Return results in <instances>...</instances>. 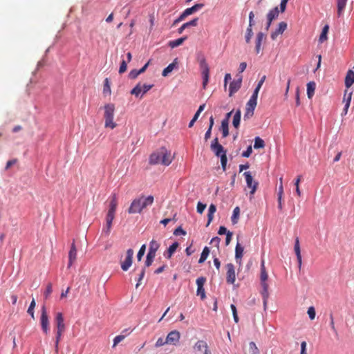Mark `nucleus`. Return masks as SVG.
Listing matches in <instances>:
<instances>
[{
  "mask_svg": "<svg viewBox=\"0 0 354 354\" xmlns=\"http://www.w3.org/2000/svg\"><path fill=\"white\" fill-rule=\"evenodd\" d=\"M174 160V156L166 148L162 147L158 151L151 154L149 162L150 165L161 163L165 166L169 165Z\"/></svg>",
  "mask_w": 354,
  "mask_h": 354,
  "instance_id": "f257e3e1",
  "label": "nucleus"
},
{
  "mask_svg": "<svg viewBox=\"0 0 354 354\" xmlns=\"http://www.w3.org/2000/svg\"><path fill=\"white\" fill-rule=\"evenodd\" d=\"M109 199V208L106 216V225L102 229V234L105 236H109L111 232L112 222L115 218L118 207V197L115 194H113Z\"/></svg>",
  "mask_w": 354,
  "mask_h": 354,
  "instance_id": "f03ea898",
  "label": "nucleus"
},
{
  "mask_svg": "<svg viewBox=\"0 0 354 354\" xmlns=\"http://www.w3.org/2000/svg\"><path fill=\"white\" fill-rule=\"evenodd\" d=\"M153 203V197L149 196L147 197L141 196L134 199L128 209V213L130 214L140 213L144 208L151 205Z\"/></svg>",
  "mask_w": 354,
  "mask_h": 354,
  "instance_id": "7ed1b4c3",
  "label": "nucleus"
},
{
  "mask_svg": "<svg viewBox=\"0 0 354 354\" xmlns=\"http://www.w3.org/2000/svg\"><path fill=\"white\" fill-rule=\"evenodd\" d=\"M115 104L113 103H108L104 106V127L113 129L116 127L117 124L114 122L115 113Z\"/></svg>",
  "mask_w": 354,
  "mask_h": 354,
  "instance_id": "20e7f679",
  "label": "nucleus"
},
{
  "mask_svg": "<svg viewBox=\"0 0 354 354\" xmlns=\"http://www.w3.org/2000/svg\"><path fill=\"white\" fill-rule=\"evenodd\" d=\"M268 278V274L266 270L265 263H264V261H262L261 263L260 279H261V284L262 286L261 295L263 297V306H264L265 309L266 308V305H267L268 299L269 297L268 284L267 283Z\"/></svg>",
  "mask_w": 354,
  "mask_h": 354,
  "instance_id": "39448f33",
  "label": "nucleus"
},
{
  "mask_svg": "<svg viewBox=\"0 0 354 354\" xmlns=\"http://www.w3.org/2000/svg\"><path fill=\"white\" fill-rule=\"evenodd\" d=\"M198 62L203 76V88H205L209 81V68L204 57L199 58Z\"/></svg>",
  "mask_w": 354,
  "mask_h": 354,
  "instance_id": "423d86ee",
  "label": "nucleus"
},
{
  "mask_svg": "<svg viewBox=\"0 0 354 354\" xmlns=\"http://www.w3.org/2000/svg\"><path fill=\"white\" fill-rule=\"evenodd\" d=\"M55 323L57 326V333H56V344H57L59 341L62 333L65 330V324L64 322V317L62 313H57L55 315Z\"/></svg>",
  "mask_w": 354,
  "mask_h": 354,
  "instance_id": "0eeeda50",
  "label": "nucleus"
},
{
  "mask_svg": "<svg viewBox=\"0 0 354 354\" xmlns=\"http://www.w3.org/2000/svg\"><path fill=\"white\" fill-rule=\"evenodd\" d=\"M40 323L44 333L47 334L50 329L49 319L47 314L46 308L44 306H43L41 309Z\"/></svg>",
  "mask_w": 354,
  "mask_h": 354,
  "instance_id": "6e6552de",
  "label": "nucleus"
},
{
  "mask_svg": "<svg viewBox=\"0 0 354 354\" xmlns=\"http://www.w3.org/2000/svg\"><path fill=\"white\" fill-rule=\"evenodd\" d=\"M243 175L245 178L247 187L251 189L250 192V195L252 196L257 191L259 183H258V182L254 181L253 180V178L250 171L244 172Z\"/></svg>",
  "mask_w": 354,
  "mask_h": 354,
  "instance_id": "1a4fd4ad",
  "label": "nucleus"
},
{
  "mask_svg": "<svg viewBox=\"0 0 354 354\" xmlns=\"http://www.w3.org/2000/svg\"><path fill=\"white\" fill-rule=\"evenodd\" d=\"M153 84H142L138 83L131 91V94L134 95L136 97H138L140 94L142 92V95L147 93L151 88H153Z\"/></svg>",
  "mask_w": 354,
  "mask_h": 354,
  "instance_id": "9d476101",
  "label": "nucleus"
},
{
  "mask_svg": "<svg viewBox=\"0 0 354 354\" xmlns=\"http://www.w3.org/2000/svg\"><path fill=\"white\" fill-rule=\"evenodd\" d=\"M133 256V250L128 249L126 252V257L123 261L121 262V268L123 271H127L132 265Z\"/></svg>",
  "mask_w": 354,
  "mask_h": 354,
  "instance_id": "9b49d317",
  "label": "nucleus"
},
{
  "mask_svg": "<svg viewBox=\"0 0 354 354\" xmlns=\"http://www.w3.org/2000/svg\"><path fill=\"white\" fill-rule=\"evenodd\" d=\"M226 281L227 283L233 284L236 279L234 266L232 263H229L226 265Z\"/></svg>",
  "mask_w": 354,
  "mask_h": 354,
  "instance_id": "f8f14e48",
  "label": "nucleus"
},
{
  "mask_svg": "<svg viewBox=\"0 0 354 354\" xmlns=\"http://www.w3.org/2000/svg\"><path fill=\"white\" fill-rule=\"evenodd\" d=\"M180 337V332L174 330L168 333L165 342H167V344L176 345L179 342Z\"/></svg>",
  "mask_w": 354,
  "mask_h": 354,
  "instance_id": "ddd939ff",
  "label": "nucleus"
},
{
  "mask_svg": "<svg viewBox=\"0 0 354 354\" xmlns=\"http://www.w3.org/2000/svg\"><path fill=\"white\" fill-rule=\"evenodd\" d=\"M210 148L216 156H221L222 153H226L223 147L219 144L218 138H215L212 140Z\"/></svg>",
  "mask_w": 354,
  "mask_h": 354,
  "instance_id": "4468645a",
  "label": "nucleus"
},
{
  "mask_svg": "<svg viewBox=\"0 0 354 354\" xmlns=\"http://www.w3.org/2000/svg\"><path fill=\"white\" fill-rule=\"evenodd\" d=\"M353 92L349 91L348 89H346L343 97L342 102L344 103V108L342 115H346L348 113V108L350 106Z\"/></svg>",
  "mask_w": 354,
  "mask_h": 354,
  "instance_id": "2eb2a0df",
  "label": "nucleus"
},
{
  "mask_svg": "<svg viewBox=\"0 0 354 354\" xmlns=\"http://www.w3.org/2000/svg\"><path fill=\"white\" fill-rule=\"evenodd\" d=\"M241 83H242V76L241 75H240V77H238L237 80H235L230 83V88H229V95L230 97L234 95V93H235L236 92H237L239 90V88L241 86Z\"/></svg>",
  "mask_w": 354,
  "mask_h": 354,
  "instance_id": "dca6fc26",
  "label": "nucleus"
},
{
  "mask_svg": "<svg viewBox=\"0 0 354 354\" xmlns=\"http://www.w3.org/2000/svg\"><path fill=\"white\" fill-rule=\"evenodd\" d=\"M194 352L200 354H207L208 346L206 342L200 340L198 341L194 346Z\"/></svg>",
  "mask_w": 354,
  "mask_h": 354,
  "instance_id": "f3484780",
  "label": "nucleus"
},
{
  "mask_svg": "<svg viewBox=\"0 0 354 354\" xmlns=\"http://www.w3.org/2000/svg\"><path fill=\"white\" fill-rule=\"evenodd\" d=\"M257 102L249 100L246 104L245 113L244 114V119H249L254 114V111L257 106Z\"/></svg>",
  "mask_w": 354,
  "mask_h": 354,
  "instance_id": "a211bd4d",
  "label": "nucleus"
},
{
  "mask_svg": "<svg viewBox=\"0 0 354 354\" xmlns=\"http://www.w3.org/2000/svg\"><path fill=\"white\" fill-rule=\"evenodd\" d=\"M287 28V24L284 21H281L279 24L278 28L272 32L270 35V37L272 40H275L277 37L281 35Z\"/></svg>",
  "mask_w": 354,
  "mask_h": 354,
  "instance_id": "6ab92c4d",
  "label": "nucleus"
},
{
  "mask_svg": "<svg viewBox=\"0 0 354 354\" xmlns=\"http://www.w3.org/2000/svg\"><path fill=\"white\" fill-rule=\"evenodd\" d=\"M77 259V248L75 243L73 242L71 245L69 253H68V268H70Z\"/></svg>",
  "mask_w": 354,
  "mask_h": 354,
  "instance_id": "aec40b11",
  "label": "nucleus"
},
{
  "mask_svg": "<svg viewBox=\"0 0 354 354\" xmlns=\"http://www.w3.org/2000/svg\"><path fill=\"white\" fill-rule=\"evenodd\" d=\"M266 39V35L262 32L257 33L255 39V51L257 54H259L261 49V44L263 39Z\"/></svg>",
  "mask_w": 354,
  "mask_h": 354,
  "instance_id": "412c9836",
  "label": "nucleus"
},
{
  "mask_svg": "<svg viewBox=\"0 0 354 354\" xmlns=\"http://www.w3.org/2000/svg\"><path fill=\"white\" fill-rule=\"evenodd\" d=\"M294 250H295V254L297 256V259L298 261L299 267L301 268V263H302V259H301V255L299 240L298 237H297L295 239Z\"/></svg>",
  "mask_w": 354,
  "mask_h": 354,
  "instance_id": "4be33fe9",
  "label": "nucleus"
},
{
  "mask_svg": "<svg viewBox=\"0 0 354 354\" xmlns=\"http://www.w3.org/2000/svg\"><path fill=\"white\" fill-rule=\"evenodd\" d=\"M354 83V72L352 70H348L346 78H345V86L348 89Z\"/></svg>",
  "mask_w": 354,
  "mask_h": 354,
  "instance_id": "5701e85b",
  "label": "nucleus"
},
{
  "mask_svg": "<svg viewBox=\"0 0 354 354\" xmlns=\"http://www.w3.org/2000/svg\"><path fill=\"white\" fill-rule=\"evenodd\" d=\"M243 247L239 243H237L235 248V258L236 261L241 264V259L243 255Z\"/></svg>",
  "mask_w": 354,
  "mask_h": 354,
  "instance_id": "b1692460",
  "label": "nucleus"
},
{
  "mask_svg": "<svg viewBox=\"0 0 354 354\" xmlns=\"http://www.w3.org/2000/svg\"><path fill=\"white\" fill-rule=\"evenodd\" d=\"M178 242H174V243H172V245H171L167 251L164 254V256L167 258V259H170L172 255L174 254V253L176 252V249L178 248Z\"/></svg>",
  "mask_w": 354,
  "mask_h": 354,
  "instance_id": "393cba45",
  "label": "nucleus"
},
{
  "mask_svg": "<svg viewBox=\"0 0 354 354\" xmlns=\"http://www.w3.org/2000/svg\"><path fill=\"white\" fill-rule=\"evenodd\" d=\"M159 248H160V243L157 241L153 239L151 241V242L149 243V248L148 253L156 256V253Z\"/></svg>",
  "mask_w": 354,
  "mask_h": 354,
  "instance_id": "a878e982",
  "label": "nucleus"
},
{
  "mask_svg": "<svg viewBox=\"0 0 354 354\" xmlns=\"http://www.w3.org/2000/svg\"><path fill=\"white\" fill-rule=\"evenodd\" d=\"M216 205L214 204H211L209 205V209H208L207 226H208L213 221L214 214L216 212Z\"/></svg>",
  "mask_w": 354,
  "mask_h": 354,
  "instance_id": "bb28decb",
  "label": "nucleus"
},
{
  "mask_svg": "<svg viewBox=\"0 0 354 354\" xmlns=\"http://www.w3.org/2000/svg\"><path fill=\"white\" fill-rule=\"evenodd\" d=\"M279 14V11L278 8L275 7L268 12L267 15V19L268 21H270V23H272L274 19L278 17Z\"/></svg>",
  "mask_w": 354,
  "mask_h": 354,
  "instance_id": "cd10ccee",
  "label": "nucleus"
},
{
  "mask_svg": "<svg viewBox=\"0 0 354 354\" xmlns=\"http://www.w3.org/2000/svg\"><path fill=\"white\" fill-rule=\"evenodd\" d=\"M177 64V59H175L174 61L169 64L163 71L162 73V75L164 77H166L172 72V71L174 69Z\"/></svg>",
  "mask_w": 354,
  "mask_h": 354,
  "instance_id": "c85d7f7f",
  "label": "nucleus"
},
{
  "mask_svg": "<svg viewBox=\"0 0 354 354\" xmlns=\"http://www.w3.org/2000/svg\"><path fill=\"white\" fill-rule=\"evenodd\" d=\"M316 84L314 82H310L307 84V95L309 99L314 95Z\"/></svg>",
  "mask_w": 354,
  "mask_h": 354,
  "instance_id": "c756f323",
  "label": "nucleus"
},
{
  "mask_svg": "<svg viewBox=\"0 0 354 354\" xmlns=\"http://www.w3.org/2000/svg\"><path fill=\"white\" fill-rule=\"evenodd\" d=\"M204 7L203 3H196L191 8H188L185 9L186 13H187L188 16L194 13L195 12L199 10L200 9L203 8Z\"/></svg>",
  "mask_w": 354,
  "mask_h": 354,
  "instance_id": "7c9ffc66",
  "label": "nucleus"
},
{
  "mask_svg": "<svg viewBox=\"0 0 354 354\" xmlns=\"http://www.w3.org/2000/svg\"><path fill=\"white\" fill-rule=\"evenodd\" d=\"M241 112L238 109L234 115L232 124L235 128H238L240 124Z\"/></svg>",
  "mask_w": 354,
  "mask_h": 354,
  "instance_id": "2f4dec72",
  "label": "nucleus"
},
{
  "mask_svg": "<svg viewBox=\"0 0 354 354\" xmlns=\"http://www.w3.org/2000/svg\"><path fill=\"white\" fill-rule=\"evenodd\" d=\"M337 15L340 17L346 7L347 0H337Z\"/></svg>",
  "mask_w": 354,
  "mask_h": 354,
  "instance_id": "473e14b6",
  "label": "nucleus"
},
{
  "mask_svg": "<svg viewBox=\"0 0 354 354\" xmlns=\"http://www.w3.org/2000/svg\"><path fill=\"white\" fill-rule=\"evenodd\" d=\"M221 131L223 138H225L229 134L228 122L227 119H224L221 122Z\"/></svg>",
  "mask_w": 354,
  "mask_h": 354,
  "instance_id": "72a5a7b5",
  "label": "nucleus"
},
{
  "mask_svg": "<svg viewBox=\"0 0 354 354\" xmlns=\"http://www.w3.org/2000/svg\"><path fill=\"white\" fill-rule=\"evenodd\" d=\"M186 39H187V37H184L178 38L176 40L170 41L169 43V46L171 48H174L181 45Z\"/></svg>",
  "mask_w": 354,
  "mask_h": 354,
  "instance_id": "f704fd0d",
  "label": "nucleus"
},
{
  "mask_svg": "<svg viewBox=\"0 0 354 354\" xmlns=\"http://www.w3.org/2000/svg\"><path fill=\"white\" fill-rule=\"evenodd\" d=\"M209 254V250L207 247H205L203 250V252L201 254V257L198 260L199 263H203L207 258Z\"/></svg>",
  "mask_w": 354,
  "mask_h": 354,
  "instance_id": "c9c22d12",
  "label": "nucleus"
},
{
  "mask_svg": "<svg viewBox=\"0 0 354 354\" xmlns=\"http://www.w3.org/2000/svg\"><path fill=\"white\" fill-rule=\"evenodd\" d=\"M240 214V209L239 207H236L233 210V214L232 216V222L233 224H236L238 222Z\"/></svg>",
  "mask_w": 354,
  "mask_h": 354,
  "instance_id": "e433bc0d",
  "label": "nucleus"
},
{
  "mask_svg": "<svg viewBox=\"0 0 354 354\" xmlns=\"http://www.w3.org/2000/svg\"><path fill=\"white\" fill-rule=\"evenodd\" d=\"M111 93L109 80L108 78L104 80L103 93L104 95H110Z\"/></svg>",
  "mask_w": 354,
  "mask_h": 354,
  "instance_id": "4c0bfd02",
  "label": "nucleus"
},
{
  "mask_svg": "<svg viewBox=\"0 0 354 354\" xmlns=\"http://www.w3.org/2000/svg\"><path fill=\"white\" fill-rule=\"evenodd\" d=\"M328 25H326L323 29H322V33L319 36V41L320 43H323L324 41H326L327 39V33L328 32Z\"/></svg>",
  "mask_w": 354,
  "mask_h": 354,
  "instance_id": "58836bf2",
  "label": "nucleus"
},
{
  "mask_svg": "<svg viewBox=\"0 0 354 354\" xmlns=\"http://www.w3.org/2000/svg\"><path fill=\"white\" fill-rule=\"evenodd\" d=\"M265 147V142L260 137H256L254 139V148L261 149Z\"/></svg>",
  "mask_w": 354,
  "mask_h": 354,
  "instance_id": "ea45409f",
  "label": "nucleus"
},
{
  "mask_svg": "<svg viewBox=\"0 0 354 354\" xmlns=\"http://www.w3.org/2000/svg\"><path fill=\"white\" fill-rule=\"evenodd\" d=\"M36 303L35 299H32L29 308H28L27 313L32 317V318L35 319L34 317V308L35 307Z\"/></svg>",
  "mask_w": 354,
  "mask_h": 354,
  "instance_id": "a19ab883",
  "label": "nucleus"
},
{
  "mask_svg": "<svg viewBox=\"0 0 354 354\" xmlns=\"http://www.w3.org/2000/svg\"><path fill=\"white\" fill-rule=\"evenodd\" d=\"M252 35H253L252 28H247L246 33L245 35V41L247 44L250 43Z\"/></svg>",
  "mask_w": 354,
  "mask_h": 354,
  "instance_id": "79ce46f5",
  "label": "nucleus"
},
{
  "mask_svg": "<svg viewBox=\"0 0 354 354\" xmlns=\"http://www.w3.org/2000/svg\"><path fill=\"white\" fill-rule=\"evenodd\" d=\"M53 292V285L51 283H48L46 286V290L44 292L45 299H48Z\"/></svg>",
  "mask_w": 354,
  "mask_h": 354,
  "instance_id": "37998d69",
  "label": "nucleus"
},
{
  "mask_svg": "<svg viewBox=\"0 0 354 354\" xmlns=\"http://www.w3.org/2000/svg\"><path fill=\"white\" fill-rule=\"evenodd\" d=\"M219 157L221 158V162L222 168H223V171H225L226 169V165H227V162L226 153H222V155Z\"/></svg>",
  "mask_w": 354,
  "mask_h": 354,
  "instance_id": "c03bdc74",
  "label": "nucleus"
},
{
  "mask_svg": "<svg viewBox=\"0 0 354 354\" xmlns=\"http://www.w3.org/2000/svg\"><path fill=\"white\" fill-rule=\"evenodd\" d=\"M155 255L153 254H149L147 253V259H146V261H145V266L147 267H149L153 261V259L155 258Z\"/></svg>",
  "mask_w": 354,
  "mask_h": 354,
  "instance_id": "a18cd8bd",
  "label": "nucleus"
},
{
  "mask_svg": "<svg viewBox=\"0 0 354 354\" xmlns=\"http://www.w3.org/2000/svg\"><path fill=\"white\" fill-rule=\"evenodd\" d=\"M146 250V245H142L141 248H140L138 254H137V259L138 261H141L142 257L144 256Z\"/></svg>",
  "mask_w": 354,
  "mask_h": 354,
  "instance_id": "49530a36",
  "label": "nucleus"
},
{
  "mask_svg": "<svg viewBox=\"0 0 354 354\" xmlns=\"http://www.w3.org/2000/svg\"><path fill=\"white\" fill-rule=\"evenodd\" d=\"M198 18H194V19L188 21V22H186L184 24V27H186V28L190 27V26H196L198 25Z\"/></svg>",
  "mask_w": 354,
  "mask_h": 354,
  "instance_id": "de8ad7c7",
  "label": "nucleus"
},
{
  "mask_svg": "<svg viewBox=\"0 0 354 354\" xmlns=\"http://www.w3.org/2000/svg\"><path fill=\"white\" fill-rule=\"evenodd\" d=\"M230 308L232 312L234 320L236 323H238L239 319L237 315L236 307L235 306V305L231 304Z\"/></svg>",
  "mask_w": 354,
  "mask_h": 354,
  "instance_id": "09e8293b",
  "label": "nucleus"
},
{
  "mask_svg": "<svg viewBox=\"0 0 354 354\" xmlns=\"http://www.w3.org/2000/svg\"><path fill=\"white\" fill-rule=\"evenodd\" d=\"M205 107V104L200 105L198 109L197 110V111L196 112V113L194 114V115L192 118V119H194V121H196L198 120L201 113L204 110Z\"/></svg>",
  "mask_w": 354,
  "mask_h": 354,
  "instance_id": "8fccbe9b",
  "label": "nucleus"
},
{
  "mask_svg": "<svg viewBox=\"0 0 354 354\" xmlns=\"http://www.w3.org/2000/svg\"><path fill=\"white\" fill-rule=\"evenodd\" d=\"M307 313L309 316V318L311 320H313L315 318L316 313H315V310L314 307H313V306L309 307Z\"/></svg>",
  "mask_w": 354,
  "mask_h": 354,
  "instance_id": "3c124183",
  "label": "nucleus"
},
{
  "mask_svg": "<svg viewBox=\"0 0 354 354\" xmlns=\"http://www.w3.org/2000/svg\"><path fill=\"white\" fill-rule=\"evenodd\" d=\"M205 281H206V279L205 277H198L196 279L197 288H203V286H204Z\"/></svg>",
  "mask_w": 354,
  "mask_h": 354,
  "instance_id": "603ef678",
  "label": "nucleus"
},
{
  "mask_svg": "<svg viewBox=\"0 0 354 354\" xmlns=\"http://www.w3.org/2000/svg\"><path fill=\"white\" fill-rule=\"evenodd\" d=\"M125 338V335H120L116 336L113 339V346H115L118 345L120 342H121Z\"/></svg>",
  "mask_w": 354,
  "mask_h": 354,
  "instance_id": "864d4df0",
  "label": "nucleus"
},
{
  "mask_svg": "<svg viewBox=\"0 0 354 354\" xmlns=\"http://www.w3.org/2000/svg\"><path fill=\"white\" fill-rule=\"evenodd\" d=\"M260 88L256 87L249 100L257 102V97Z\"/></svg>",
  "mask_w": 354,
  "mask_h": 354,
  "instance_id": "5fc2aeb1",
  "label": "nucleus"
},
{
  "mask_svg": "<svg viewBox=\"0 0 354 354\" xmlns=\"http://www.w3.org/2000/svg\"><path fill=\"white\" fill-rule=\"evenodd\" d=\"M330 326L335 334L337 335V330L335 326L334 317L332 313L330 314Z\"/></svg>",
  "mask_w": 354,
  "mask_h": 354,
  "instance_id": "6e6d98bb",
  "label": "nucleus"
},
{
  "mask_svg": "<svg viewBox=\"0 0 354 354\" xmlns=\"http://www.w3.org/2000/svg\"><path fill=\"white\" fill-rule=\"evenodd\" d=\"M250 346V353H252V354H256L259 352L258 348L257 347L255 343L253 342H250L249 344Z\"/></svg>",
  "mask_w": 354,
  "mask_h": 354,
  "instance_id": "4d7b16f0",
  "label": "nucleus"
},
{
  "mask_svg": "<svg viewBox=\"0 0 354 354\" xmlns=\"http://www.w3.org/2000/svg\"><path fill=\"white\" fill-rule=\"evenodd\" d=\"M166 342V338L160 337L156 341L155 345H156V347H160V346H163L165 344H167V342Z\"/></svg>",
  "mask_w": 354,
  "mask_h": 354,
  "instance_id": "13d9d810",
  "label": "nucleus"
},
{
  "mask_svg": "<svg viewBox=\"0 0 354 354\" xmlns=\"http://www.w3.org/2000/svg\"><path fill=\"white\" fill-rule=\"evenodd\" d=\"M196 293H197V295L201 297V299H204L206 297L204 288H197Z\"/></svg>",
  "mask_w": 354,
  "mask_h": 354,
  "instance_id": "bf43d9fd",
  "label": "nucleus"
},
{
  "mask_svg": "<svg viewBox=\"0 0 354 354\" xmlns=\"http://www.w3.org/2000/svg\"><path fill=\"white\" fill-rule=\"evenodd\" d=\"M139 75H140V73H139L138 70L133 69L130 71V73L129 74V77L131 79H136Z\"/></svg>",
  "mask_w": 354,
  "mask_h": 354,
  "instance_id": "052dcab7",
  "label": "nucleus"
},
{
  "mask_svg": "<svg viewBox=\"0 0 354 354\" xmlns=\"http://www.w3.org/2000/svg\"><path fill=\"white\" fill-rule=\"evenodd\" d=\"M127 66L126 62L124 60H122L120 66L119 73L122 74L124 73L127 71Z\"/></svg>",
  "mask_w": 354,
  "mask_h": 354,
  "instance_id": "680f3d73",
  "label": "nucleus"
},
{
  "mask_svg": "<svg viewBox=\"0 0 354 354\" xmlns=\"http://www.w3.org/2000/svg\"><path fill=\"white\" fill-rule=\"evenodd\" d=\"M206 207V205L205 204H203L201 202H198V204H197V212L199 213V214H202L205 209Z\"/></svg>",
  "mask_w": 354,
  "mask_h": 354,
  "instance_id": "e2e57ef3",
  "label": "nucleus"
},
{
  "mask_svg": "<svg viewBox=\"0 0 354 354\" xmlns=\"http://www.w3.org/2000/svg\"><path fill=\"white\" fill-rule=\"evenodd\" d=\"M174 234L176 235V236H178V235H180V234L185 235L186 234V232L180 226V227H177L174 230Z\"/></svg>",
  "mask_w": 354,
  "mask_h": 354,
  "instance_id": "0e129e2a",
  "label": "nucleus"
},
{
  "mask_svg": "<svg viewBox=\"0 0 354 354\" xmlns=\"http://www.w3.org/2000/svg\"><path fill=\"white\" fill-rule=\"evenodd\" d=\"M145 274V268H142L141 272H140V274H139V278H138V283L136 285V288H138V286H140V281L144 278Z\"/></svg>",
  "mask_w": 354,
  "mask_h": 354,
  "instance_id": "69168bd1",
  "label": "nucleus"
},
{
  "mask_svg": "<svg viewBox=\"0 0 354 354\" xmlns=\"http://www.w3.org/2000/svg\"><path fill=\"white\" fill-rule=\"evenodd\" d=\"M252 152V146H249L247 148V150L245 151H243L242 153L243 157L248 158Z\"/></svg>",
  "mask_w": 354,
  "mask_h": 354,
  "instance_id": "338daca9",
  "label": "nucleus"
},
{
  "mask_svg": "<svg viewBox=\"0 0 354 354\" xmlns=\"http://www.w3.org/2000/svg\"><path fill=\"white\" fill-rule=\"evenodd\" d=\"M232 232L228 231L227 232L226 239H225V245H228L232 240Z\"/></svg>",
  "mask_w": 354,
  "mask_h": 354,
  "instance_id": "774afa93",
  "label": "nucleus"
}]
</instances>
